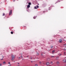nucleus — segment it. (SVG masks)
<instances>
[{
    "label": "nucleus",
    "instance_id": "1",
    "mask_svg": "<svg viewBox=\"0 0 66 66\" xmlns=\"http://www.w3.org/2000/svg\"><path fill=\"white\" fill-rule=\"evenodd\" d=\"M11 57L12 58H15V56L14 55H11Z\"/></svg>",
    "mask_w": 66,
    "mask_h": 66
},
{
    "label": "nucleus",
    "instance_id": "2",
    "mask_svg": "<svg viewBox=\"0 0 66 66\" xmlns=\"http://www.w3.org/2000/svg\"><path fill=\"white\" fill-rule=\"evenodd\" d=\"M63 62L64 63H66V59H64L63 60Z\"/></svg>",
    "mask_w": 66,
    "mask_h": 66
},
{
    "label": "nucleus",
    "instance_id": "3",
    "mask_svg": "<svg viewBox=\"0 0 66 66\" xmlns=\"http://www.w3.org/2000/svg\"><path fill=\"white\" fill-rule=\"evenodd\" d=\"M12 14V11L11 10L10 12L9 13V15H11Z\"/></svg>",
    "mask_w": 66,
    "mask_h": 66
},
{
    "label": "nucleus",
    "instance_id": "4",
    "mask_svg": "<svg viewBox=\"0 0 66 66\" xmlns=\"http://www.w3.org/2000/svg\"><path fill=\"white\" fill-rule=\"evenodd\" d=\"M62 42V40L61 39H60L59 41V43H61Z\"/></svg>",
    "mask_w": 66,
    "mask_h": 66
},
{
    "label": "nucleus",
    "instance_id": "5",
    "mask_svg": "<svg viewBox=\"0 0 66 66\" xmlns=\"http://www.w3.org/2000/svg\"><path fill=\"white\" fill-rule=\"evenodd\" d=\"M59 57H56V60H59Z\"/></svg>",
    "mask_w": 66,
    "mask_h": 66
},
{
    "label": "nucleus",
    "instance_id": "6",
    "mask_svg": "<svg viewBox=\"0 0 66 66\" xmlns=\"http://www.w3.org/2000/svg\"><path fill=\"white\" fill-rule=\"evenodd\" d=\"M49 62H47L46 63V64L47 65H49Z\"/></svg>",
    "mask_w": 66,
    "mask_h": 66
},
{
    "label": "nucleus",
    "instance_id": "7",
    "mask_svg": "<svg viewBox=\"0 0 66 66\" xmlns=\"http://www.w3.org/2000/svg\"><path fill=\"white\" fill-rule=\"evenodd\" d=\"M27 7L28 8V7H30V5H28L27 6Z\"/></svg>",
    "mask_w": 66,
    "mask_h": 66
},
{
    "label": "nucleus",
    "instance_id": "8",
    "mask_svg": "<svg viewBox=\"0 0 66 66\" xmlns=\"http://www.w3.org/2000/svg\"><path fill=\"white\" fill-rule=\"evenodd\" d=\"M59 61H57V64H59Z\"/></svg>",
    "mask_w": 66,
    "mask_h": 66
},
{
    "label": "nucleus",
    "instance_id": "9",
    "mask_svg": "<svg viewBox=\"0 0 66 66\" xmlns=\"http://www.w3.org/2000/svg\"><path fill=\"white\" fill-rule=\"evenodd\" d=\"M6 63L5 62H3V64H6Z\"/></svg>",
    "mask_w": 66,
    "mask_h": 66
},
{
    "label": "nucleus",
    "instance_id": "10",
    "mask_svg": "<svg viewBox=\"0 0 66 66\" xmlns=\"http://www.w3.org/2000/svg\"><path fill=\"white\" fill-rule=\"evenodd\" d=\"M14 58H12V59H11V61H14Z\"/></svg>",
    "mask_w": 66,
    "mask_h": 66
},
{
    "label": "nucleus",
    "instance_id": "11",
    "mask_svg": "<svg viewBox=\"0 0 66 66\" xmlns=\"http://www.w3.org/2000/svg\"><path fill=\"white\" fill-rule=\"evenodd\" d=\"M55 51H52V54H53V52H55Z\"/></svg>",
    "mask_w": 66,
    "mask_h": 66
},
{
    "label": "nucleus",
    "instance_id": "12",
    "mask_svg": "<svg viewBox=\"0 0 66 66\" xmlns=\"http://www.w3.org/2000/svg\"><path fill=\"white\" fill-rule=\"evenodd\" d=\"M28 4H29V5H31V4L30 3H29Z\"/></svg>",
    "mask_w": 66,
    "mask_h": 66
},
{
    "label": "nucleus",
    "instance_id": "13",
    "mask_svg": "<svg viewBox=\"0 0 66 66\" xmlns=\"http://www.w3.org/2000/svg\"><path fill=\"white\" fill-rule=\"evenodd\" d=\"M35 66H38V64H35Z\"/></svg>",
    "mask_w": 66,
    "mask_h": 66
},
{
    "label": "nucleus",
    "instance_id": "14",
    "mask_svg": "<svg viewBox=\"0 0 66 66\" xmlns=\"http://www.w3.org/2000/svg\"><path fill=\"white\" fill-rule=\"evenodd\" d=\"M11 34H13V32L11 31Z\"/></svg>",
    "mask_w": 66,
    "mask_h": 66
},
{
    "label": "nucleus",
    "instance_id": "15",
    "mask_svg": "<svg viewBox=\"0 0 66 66\" xmlns=\"http://www.w3.org/2000/svg\"><path fill=\"white\" fill-rule=\"evenodd\" d=\"M35 9H37V8L35 6Z\"/></svg>",
    "mask_w": 66,
    "mask_h": 66
},
{
    "label": "nucleus",
    "instance_id": "16",
    "mask_svg": "<svg viewBox=\"0 0 66 66\" xmlns=\"http://www.w3.org/2000/svg\"><path fill=\"white\" fill-rule=\"evenodd\" d=\"M36 6L37 7V8H38L39 7V6H38V5H37Z\"/></svg>",
    "mask_w": 66,
    "mask_h": 66
},
{
    "label": "nucleus",
    "instance_id": "17",
    "mask_svg": "<svg viewBox=\"0 0 66 66\" xmlns=\"http://www.w3.org/2000/svg\"><path fill=\"white\" fill-rule=\"evenodd\" d=\"M8 64H9V65H10V64H11V63H10V62H9L8 63Z\"/></svg>",
    "mask_w": 66,
    "mask_h": 66
},
{
    "label": "nucleus",
    "instance_id": "18",
    "mask_svg": "<svg viewBox=\"0 0 66 66\" xmlns=\"http://www.w3.org/2000/svg\"><path fill=\"white\" fill-rule=\"evenodd\" d=\"M0 66H2V64L1 63V64H0Z\"/></svg>",
    "mask_w": 66,
    "mask_h": 66
},
{
    "label": "nucleus",
    "instance_id": "19",
    "mask_svg": "<svg viewBox=\"0 0 66 66\" xmlns=\"http://www.w3.org/2000/svg\"><path fill=\"white\" fill-rule=\"evenodd\" d=\"M51 48H53V46H51Z\"/></svg>",
    "mask_w": 66,
    "mask_h": 66
},
{
    "label": "nucleus",
    "instance_id": "20",
    "mask_svg": "<svg viewBox=\"0 0 66 66\" xmlns=\"http://www.w3.org/2000/svg\"><path fill=\"white\" fill-rule=\"evenodd\" d=\"M41 63H42V62H39V64H41Z\"/></svg>",
    "mask_w": 66,
    "mask_h": 66
},
{
    "label": "nucleus",
    "instance_id": "21",
    "mask_svg": "<svg viewBox=\"0 0 66 66\" xmlns=\"http://www.w3.org/2000/svg\"><path fill=\"white\" fill-rule=\"evenodd\" d=\"M51 64H52V62H51Z\"/></svg>",
    "mask_w": 66,
    "mask_h": 66
},
{
    "label": "nucleus",
    "instance_id": "22",
    "mask_svg": "<svg viewBox=\"0 0 66 66\" xmlns=\"http://www.w3.org/2000/svg\"><path fill=\"white\" fill-rule=\"evenodd\" d=\"M8 66H11V65L10 64Z\"/></svg>",
    "mask_w": 66,
    "mask_h": 66
},
{
    "label": "nucleus",
    "instance_id": "23",
    "mask_svg": "<svg viewBox=\"0 0 66 66\" xmlns=\"http://www.w3.org/2000/svg\"><path fill=\"white\" fill-rule=\"evenodd\" d=\"M62 55V54H60V56H61V55Z\"/></svg>",
    "mask_w": 66,
    "mask_h": 66
},
{
    "label": "nucleus",
    "instance_id": "24",
    "mask_svg": "<svg viewBox=\"0 0 66 66\" xmlns=\"http://www.w3.org/2000/svg\"><path fill=\"white\" fill-rule=\"evenodd\" d=\"M3 16H4V14H3Z\"/></svg>",
    "mask_w": 66,
    "mask_h": 66
},
{
    "label": "nucleus",
    "instance_id": "25",
    "mask_svg": "<svg viewBox=\"0 0 66 66\" xmlns=\"http://www.w3.org/2000/svg\"><path fill=\"white\" fill-rule=\"evenodd\" d=\"M52 57H54V56H52Z\"/></svg>",
    "mask_w": 66,
    "mask_h": 66
},
{
    "label": "nucleus",
    "instance_id": "26",
    "mask_svg": "<svg viewBox=\"0 0 66 66\" xmlns=\"http://www.w3.org/2000/svg\"><path fill=\"white\" fill-rule=\"evenodd\" d=\"M18 64H19V63H18Z\"/></svg>",
    "mask_w": 66,
    "mask_h": 66
},
{
    "label": "nucleus",
    "instance_id": "27",
    "mask_svg": "<svg viewBox=\"0 0 66 66\" xmlns=\"http://www.w3.org/2000/svg\"><path fill=\"white\" fill-rule=\"evenodd\" d=\"M21 57H22V56H21Z\"/></svg>",
    "mask_w": 66,
    "mask_h": 66
},
{
    "label": "nucleus",
    "instance_id": "28",
    "mask_svg": "<svg viewBox=\"0 0 66 66\" xmlns=\"http://www.w3.org/2000/svg\"><path fill=\"white\" fill-rule=\"evenodd\" d=\"M27 57H29V56H27Z\"/></svg>",
    "mask_w": 66,
    "mask_h": 66
},
{
    "label": "nucleus",
    "instance_id": "29",
    "mask_svg": "<svg viewBox=\"0 0 66 66\" xmlns=\"http://www.w3.org/2000/svg\"><path fill=\"white\" fill-rule=\"evenodd\" d=\"M1 60H2V59H1Z\"/></svg>",
    "mask_w": 66,
    "mask_h": 66
},
{
    "label": "nucleus",
    "instance_id": "30",
    "mask_svg": "<svg viewBox=\"0 0 66 66\" xmlns=\"http://www.w3.org/2000/svg\"><path fill=\"white\" fill-rule=\"evenodd\" d=\"M64 54H65V52H64Z\"/></svg>",
    "mask_w": 66,
    "mask_h": 66
},
{
    "label": "nucleus",
    "instance_id": "31",
    "mask_svg": "<svg viewBox=\"0 0 66 66\" xmlns=\"http://www.w3.org/2000/svg\"><path fill=\"white\" fill-rule=\"evenodd\" d=\"M34 19H35V18H34Z\"/></svg>",
    "mask_w": 66,
    "mask_h": 66
},
{
    "label": "nucleus",
    "instance_id": "32",
    "mask_svg": "<svg viewBox=\"0 0 66 66\" xmlns=\"http://www.w3.org/2000/svg\"><path fill=\"white\" fill-rule=\"evenodd\" d=\"M34 19H35V18H34Z\"/></svg>",
    "mask_w": 66,
    "mask_h": 66
},
{
    "label": "nucleus",
    "instance_id": "33",
    "mask_svg": "<svg viewBox=\"0 0 66 66\" xmlns=\"http://www.w3.org/2000/svg\"><path fill=\"white\" fill-rule=\"evenodd\" d=\"M38 5H39V4H38Z\"/></svg>",
    "mask_w": 66,
    "mask_h": 66
},
{
    "label": "nucleus",
    "instance_id": "34",
    "mask_svg": "<svg viewBox=\"0 0 66 66\" xmlns=\"http://www.w3.org/2000/svg\"><path fill=\"white\" fill-rule=\"evenodd\" d=\"M19 58H20V57H19Z\"/></svg>",
    "mask_w": 66,
    "mask_h": 66
}]
</instances>
